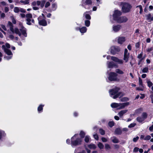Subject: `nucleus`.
Wrapping results in <instances>:
<instances>
[{
    "instance_id": "16",
    "label": "nucleus",
    "mask_w": 153,
    "mask_h": 153,
    "mask_svg": "<svg viewBox=\"0 0 153 153\" xmlns=\"http://www.w3.org/2000/svg\"><path fill=\"white\" fill-rule=\"evenodd\" d=\"M121 26L120 25H113L112 27L113 31L115 32H118L121 29Z\"/></svg>"
},
{
    "instance_id": "25",
    "label": "nucleus",
    "mask_w": 153,
    "mask_h": 153,
    "mask_svg": "<svg viewBox=\"0 0 153 153\" xmlns=\"http://www.w3.org/2000/svg\"><path fill=\"white\" fill-rule=\"evenodd\" d=\"M1 27H0V30L4 34H6V33L5 32H4V31H3L2 29L1 28L3 29L4 30H6L7 29L5 27V26L3 25H1Z\"/></svg>"
},
{
    "instance_id": "50",
    "label": "nucleus",
    "mask_w": 153,
    "mask_h": 153,
    "mask_svg": "<svg viewBox=\"0 0 153 153\" xmlns=\"http://www.w3.org/2000/svg\"><path fill=\"white\" fill-rule=\"evenodd\" d=\"M50 3L48 1L45 4V8H47L49 6H50Z\"/></svg>"
},
{
    "instance_id": "45",
    "label": "nucleus",
    "mask_w": 153,
    "mask_h": 153,
    "mask_svg": "<svg viewBox=\"0 0 153 153\" xmlns=\"http://www.w3.org/2000/svg\"><path fill=\"white\" fill-rule=\"evenodd\" d=\"M136 125V124L134 123H131L128 126V127L129 128H131L134 127L135 125Z\"/></svg>"
},
{
    "instance_id": "13",
    "label": "nucleus",
    "mask_w": 153,
    "mask_h": 153,
    "mask_svg": "<svg viewBox=\"0 0 153 153\" xmlns=\"http://www.w3.org/2000/svg\"><path fill=\"white\" fill-rule=\"evenodd\" d=\"M13 11L15 13H18L19 12L22 13H25L26 12L25 9L18 7H15L14 8Z\"/></svg>"
},
{
    "instance_id": "48",
    "label": "nucleus",
    "mask_w": 153,
    "mask_h": 153,
    "mask_svg": "<svg viewBox=\"0 0 153 153\" xmlns=\"http://www.w3.org/2000/svg\"><path fill=\"white\" fill-rule=\"evenodd\" d=\"M105 148L106 149H110L111 148L109 144H105Z\"/></svg>"
},
{
    "instance_id": "23",
    "label": "nucleus",
    "mask_w": 153,
    "mask_h": 153,
    "mask_svg": "<svg viewBox=\"0 0 153 153\" xmlns=\"http://www.w3.org/2000/svg\"><path fill=\"white\" fill-rule=\"evenodd\" d=\"M57 8V5L56 3H53L51 5V10L55 11Z\"/></svg>"
},
{
    "instance_id": "5",
    "label": "nucleus",
    "mask_w": 153,
    "mask_h": 153,
    "mask_svg": "<svg viewBox=\"0 0 153 153\" xmlns=\"http://www.w3.org/2000/svg\"><path fill=\"white\" fill-rule=\"evenodd\" d=\"M127 103H113L111 104V106L112 108H117V109H121L124 108L125 106L127 105Z\"/></svg>"
},
{
    "instance_id": "42",
    "label": "nucleus",
    "mask_w": 153,
    "mask_h": 153,
    "mask_svg": "<svg viewBox=\"0 0 153 153\" xmlns=\"http://www.w3.org/2000/svg\"><path fill=\"white\" fill-rule=\"evenodd\" d=\"M115 132L116 134H120L121 133V132L119 128H117L115 131Z\"/></svg>"
},
{
    "instance_id": "61",
    "label": "nucleus",
    "mask_w": 153,
    "mask_h": 153,
    "mask_svg": "<svg viewBox=\"0 0 153 153\" xmlns=\"http://www.w3.org/2000/svg\"><path fill=\"white\" fill-rule=\"evenodd\" d=\"M127 48L129 50H131V45H129L127 46Z\"/></svg>"
},
{
    "instance_id": "55",
    "label": "nucleus",
    "mask_w": 153,
    "mask_h": 153,
    "mask_svg": "<svg viewBox=\"0 0 153 153\" xmlns=\"http://www.w3.org/2000/svg\"><path fill=\"white\" fill-rule=\"evenodd\" d=\"M139 137L138 136L136 137H134L133 139V141L135 142L138 140Z\"/></svg>"
},
{
    "instance_id": "43",
    "label": "nucleus",
    "mask_w": 153,
    "mask_h": 153,
    "mask_svg": "<svg viewBox=\"0 0 153 153\" xmlns=\"http://www.w3.org/2000/svg\"><path fill=\"white\" fill-rule=\"evenodd\" d=\"M99 131L100 134L102 135H103L105 134V131L103 129L101 128H100L99 129Z\"/></svg>"
},
{
    "instance_id": "60",
    "label": "nucleus",
    "mask_w": 153,
    "mask_h": 153,
    "mask_svg": "<svg viewBox=\"0 0 153 153\" xmlns=\"http://www.w3.org/2000/svg\"><path fill=\"white\" fill-rule=\"evenodd\" d=\"M11 18H12V22L14 24H16V20L14 19V18L12 16L11 17Z\"/></svg>"
},
{
    "instance_id": "46",
    "label": "nucleus",
    "mask_w": 153,
    "mask_h": 153,
    "mask_svg": "<svg viewBox=\"0 0 153 153\" xmlns=\"http://www.w3.org/2000/svg\"><path fill=\"white\" fill-rule=\"evenodd\" d=\"M153 50V47L148 48L146 49L147 52H149Z\"/></svg>"
},
{
    "instance_id": "3",
    "label": "nucleus",
    "mask_w": 153,
    "mask_h": 153,
    "mask_svg": "<svg viewBox=\"0 0 153 153\" xmlns=\"http://www.w3.org/2000/svg\"><path fill=\"white\" fill-rule=\"evenodd\" d=\"M82 139L79 137L78 134H75L71 138V144L73 147L81 145Z\"/></svg>"
},
{
    "instance_id": "41",
    "label": "nucleus",
    "mask_w": 153,
    "mask_h": 153,
    "mask_svg": "<svg viewBox=\"0 0 153 153\" xmlns=\"http://www.w3.org/2000/svg\"><path fill=\"white\" fill-rule=\"evenodd\" d=\"M41 2L40 6L42 8L44 6V4L46 2V0H42Z\"/></svg>"
},
{
    "instance_id": "26",
    "label": "nucleus",
    "mask_w": 153,
    "mask_h": 153,
    "mask_svg": "<svg viewBox=\"0 0 153 153\" xmlns=\"http://www.w3.org/2000/svg\"><path fill=\"white\" fill-rule=\"evenodd\" d=\"M147 19L149 20V22L153 21V16H152L151 14H149L147 15Z\"/></svg>"
},
{
    "instance_id": "27",
    "label": "nucleus",
    "mask_w": 153,
    "mask_h": 153,
    "mask_svg": "<svg viewBox=\"0 0 153 153\" xmlns=\"http://www.w3.org/2000/svg\"><path fill=\"white\" fill-rule=\"evenodd\" d=\"M111 139L112 142L114 143H117L119 142L118 140L115 137H111Z\"/></svg>"
},
{
    "instance_id": "47",
    "label": "nucleus",
    "mask_w": 153,
    "mask_h": 153,
    "mask_svg": "<svg viewBox=\"0 0 153 153\" xmlns=\"http://www.w3.org/2000/svg\"><path fill=\"white\" fill-rule=\"evenodd\" d=\"M108 125L110 127H111L114 126V123L113 121H110L108 123Z\"/></svg>"
},
{
    "instance_id": "31",
    "label": "nucleus",
    "mask_w": 153,
    "mask_h": 153,
    "mask_svg": "<svg viewBox=\"0 0 153 153\" xmlns=\"http://www.w3.org/2000/svg\"><path fill=\"white\" fill-rule=\"evenodd\" d=\"M143 52L142 51L140 54L138 55L137 58L139 59H142L143 58Z\"/></svg>"
},
{
    "instance_id": "52",
    "label": "nucleus",
    "mask_w": 153,
    "mask_h": 153,
    "mask_svg": "<svg viewBox=\"0 0 153 153\" xmlns=\"http://www.w3.org/2000/svg\"><path fill=\"white\" fill-rule=\"evenodd\" d=\"M94 138L96 140H98L99 139L98 135L97 134H94L93 135Z\"/></svg>"
},
{
    "instance_id": "19",
    "label": "nucleus",
    "mask_w": 153,
    "mask_h": 153,
    "mask_svg": "<svg viewBox=\"0 0 153 153\" xmlns=\"http://www.w3.org/2000/svg\"><path fill=\"white\" fill-rule=\"evenodd\" d=\"M125 41V38L124 37H119L118 39V43L122 44Z\"/></svg>"
},
{
    "instance_id": "22",
    "label": "nucleus",
    "mask_w": 153,
    "mask_h": 153,
    "mask_svg": "<svg viewBox=\"0 0 153 153\" xmlns=\"http://www.w3.org/2000/svg\"><path fill=\"white\" fill-rule=\"evenodd\" d=\"M88 13V12H86L84 13L83 16L85 17L86 19L90 20L91 19V17Z\"/></svg>"
},
{
    "instance_id": "54",
    "label": "nucleus",
    "mask_w": 153,
    "mask_h": 153,
    "mask_svg": "<svg viewBox=\"0 0 153 153\" xmlns=\"http://www.w3.org/2000/svg\"><path fill=\"white\" fill-rule=\"evenodd\" d=\"M140 46V44L139 42H137L135 44V47L136 48H138Z\"/></svg>"
},
{
    "instance_id": "10",
    "label": "nucleus",
    "mask_w": 153,
    "mask_h": 153,
    "mask_svg": "<svg viewBox=\"0 0 153 153\" xmlns=\"http://www.w3.org/2000/svg\"><path fill=\"white\" fill-rule=\"evenodd\" d=\"M120 50V48L118 46H112L111 48V53L114 55L117 52H119Z\"/></svg>"
},
{
    "instance_id": "7",
    "label": "nucleus",
    "mask_w": 153,
    "mask_h": 153,
    "mask_svg": "<svg viewBox=\"0 0 153 153\" xmlns=\"http://www.w3.org/2000/svg\"><path fill=\"white\" fill-rule=\"evenodd\" d=\"M122 4L123 5L122 10L123 12L126 13L130 11L131 7L130 4L128 3H123Z\"/></svg>"
},
{
    "instance_id": "24",
    "label": "nucleus",
    "mask_w": 153,
    "mask_h": 153,
    "mask_svg": "<svg viewBox=\"0 0 153 153\" xmlns=\"http://www.w3.org/2000/svg\"><path fill=\"white\" fill-rule=\"evenodd\" d=\"M88 146L89 149H94L97 148L96 145L93 144H91L88 145Z\"/></svg>"
},
{
    "instance_id": "28",
    "label": "nucleus",
    "mask_w": 153,
    "mask_h": 153,
    "mask_svg": "<svg viewBox=\"0 0 153 153\" xmlns=\"http://www.w3.org/2000/svg\"><path fill=\"white\" fill-rule=\"evenodd\" d=\"M145 119L142 117H139L137 118V120L139 123H142L144 120Z\"/></svg>"
},
{
    "instance_id": "37",
    "label": "nucleus",
    "mask_w": 153,
    "mask_h": 153,
    "mask_svg": "<svg viewBox=\"0 0 153 153\" xmlns=\"http://www.w3.org/2000/svg\"><path fill=\"white\" fill-rule=\"evenodd\" d=\"M92 2L91 0H86L85 2L86 5H90L91 4Z\"/></svg>"
},
{
    "instance_id": "29",
    "label": "nucleus",
    "mask_w": 153,
    "mask_h": 153,
    "mask_svg": "<svg viewBox=\"0 0 153 153\" xmlns=\"http://www.w3.org/2000/svg\"><path fill=\"white\" fill-rule=\"evenodd\" d=\"M85 133L84 131H81L79 133V135L81 137L80 138L82 139V138L85 137Z\"/></svg>"
},
{
    "instance_id": "49",
    "label": "nucleus",
    "mask_w": 153,
    "mask_h": 153,
    "mask_svg": "<svg viewBox=\"0 0 153 153\" xmlns=\"http://www.w3.org/2000/svg\"><path fill=\"white\" fill-rule=\"evenodd\" d=\"M151 137L150 135H147L145 137L144 140H149L151 139Z\"/></svg>"
},
{
    "instance_id": "51",
    "label": "nucleus",
    "mask_w": 153,
    "mask_h": 153,
    "mask_svg": "<svg viewBox=\"0 0 153 153\" xmlns=\"http://www.w3.org/2000/svg\"><path fill=\"white\" fill-rule=\"evenodd\" d=\"M143 88L144 87H142V86H140V87H137L136 88V89L137 90H138V91H143Z\"/></svg>"
},
{
    "instance_id": "40",
    "label": "nucleus",
    "mask_w": 153,
    "mask_h": 153,
    "mask_svg": "<svg viewBox=\"0 0 153 153\" xmlns=\"http://www.w3.org/2000/svg\"><path fill=\"white\" fill-rule=\"evenodd\" d=\"M147 82L148 86L149 88L151 87L153 84L152 82L149 80Z\"/></svg>"
},
{
    "instance_id": "33",
    "label": "nucleus",
    "mask_w": 153,
    "mask_h": 153,
    "mask_svg": "<svg viewBox=\"0 0 153 153\" xmlns=\"http://www.w3.org/2000/svg\"><path fill=\"white\" fill-rule=\"evenodd\" d=\"M85 25L87 27H89L90 25V22L89 20H85Z\"/></svg>"
},
{
    "instance_id": "9",
    "label": "nucleus",
    "mask_w": 153,
    "mask_h": 153,
    "mask_svg": "<svg viewBox=\"0 0 153 153\" xmlns=\"http://www.w3.org/2000/svg\"><path fill=\"white\" fill-rule=\"evenodd\" d=\"M122 14L121 12L118 10H115L114 12V13L113 14V17L114 19L116 21L120 17Z\"/></svg>"
},
{
    "instance_id": "4",
    "label": "nucleus",
    "mask_w": 153,
    "mask_h": 153,
    "mask_svg": "<svg viewBox=\"0 0 153 153\" xmlns=\"http://www.w3.org/2000/svg\"><path fill=\"white\" fill-rule=\"evenodd\" d=\"M2 48L4 49L5 53L9 56H4V58L5 59L9 60L12 58L13 54L10 50L5 48L4 45L2 46Z\"/></svg>"
},
{
    "instance_id": "58",
    "label": "nucleus",
    "mask_w": 153,
    "mask_h": 153,
    "mask_svg": "<svg viewBox=\"0 0 153 153\" xmlns=\"http://www.w3.org/2000/svg\"><path fill=\"white\" fill-rule=\"evenodd\" d=\"M31 4L33 6H36V1H34L31 3Z\"/></svg>"
},
{
    "instance_id": "44",
    "label": "nucleus",
    "mask_w": 153,
    "mask_h": 153,
    "mask_svg": "<svg viewBox=\"0 0 153 153\" xmlns=\"http://www.w3.org/2000/svg\"><path fill=\"white\" fill-rule=\"evenodd\" d=\"M26 18H32V15L30 13L27 14L26 15Z\"/></svg>"
},
{
    "instance_id": "18",
    "label": "nucleus",
    "mask_w": 153,
    "mask_h": 153,
    "mask_svg": "<svg viewBox=\"0 0 153 153\" xmlns=\"http://www.w3.org/2000/svg\"><path fill=\"white\" fill-rule=\"evenodd\" d=\"M107 64L108 67L109 68H111L117 66L116 64L113 62H109V61H108L107 62Z\"/></svg>"
},
{
    "instance_id": "2",
    "label": "nucleus",
    "mask_w": 153,
    "mask_h": 153,
    "mask_svg": "<svg viewBox=\"0 0 153 153\" xmlns=\"http://www.w3.org/2000/svg\"><path fill=\"white\" fill-rule=\"evenodd\" d=\"M120 88L118 87H116L109 90V93L110 96L114 99H115L118 97L120 98L123 96L124 94L119 91Z\"/></svg>"
},
{
    "instance_id": "8",
    "label": "nucleus",
    "mask_w": 153,
    "mask_h": 153,
    "mask_svg": "<svg viewBox=\"0 0 153 153\" xmlns=\"http://www.w3.org/2000/svg\"><path fill=\"white\" fill-rule=\"evenodd\" d=\"M117 74L115 72H111L109 74L108 80L110 81H116L117 79Z\"/></svg>"
},
{
    "instance_id": "53",
    "label": "nucleus",
    "mask_w": 153,
    "mask_h": 153,
    "mask_svg": "<svg viewBox=\"0 0 153 153\" xmlns=\"http://www.w3.org/2000/svg\"><path fill=\"white\" fill-rule=\"evenodd\" d=\"M143 59H139V60H138V65H140L141 64V63H142V62H143Z\"/></svg>"
},
{
    "instance_id": "36",
    "label": "nucleus",
    "mask_w": 153,
    "mask_h": 153,
    "mask_svg": "<svg viewBox=\"0 0 153 153\" xmlns=\"http://www.w3.org/2000/svg\"><path fill=\"white\" fill-rule=\"evenodd\" d=\"M90 139V137L89 136L86 135L85 137V141L86 143L88 142Z\"/></svg>"
},
{
    "instance_id": "15",
    "label": "nucleus",
    "mask_w": 153,
    "mask_h": 153,
    "mask_svg": "<svg viewBox=\"0 0 153 153\" xmlns=\"http://www.w3.org/2000/svg\"><path fill=\"white\" fill-rule=\"evenodd\" d=\"M75 29L77 31L79 30L81 33H85L87 30L86 27H83L81 28L77 27H76Z\"/></svg>"
},
{
    "instance_id": "17",
    "label": "nucleus",
    "mask_w": 153,
    "mask_h": 153,
    "mask_svg": "<svg viewBox=\"0 0 153 153\" xmlns=\"http://www.w3.org/2000/svg\"><path fill=\"white\" fill-rule=\"evenodd\" d=\"M6 136L5 131L0 129V140H2Z\"/></svg>"
},
{
    "instance_id": "64",
    "label": "nucleus",
    "mask_w": 153,
    "mask_h": 153,
    "mask_svg": "<svg viewBox=\"0 0 153 153\" xmlns=\"http://www.w3.org/2000/svg\"><path fill=\"white\" fill-rule=\"evenodd\" d=\"M150 97L151 99L152 102L153 103V94L150 95Z\"/></svg>"
},
{
    "instance_id": "1",
    "label": "nucleus",
    "mask_w": 153,
    "mask_h": 153,
    "mask_svg": "<svg viewBox=\"0 0 153 153\" xmlns=\"http://www.w3.org/2000/svg\"><path fill=\"white\" fill-rule=\"evenodd\" d=\"M8 25L10 27V31L13 33H15L18 34L22 40L24 39L22 36V34L25 37H26L27 36L26 29L22 25H21V27L19 29L20 30L21 32V33L18 28H15L14 29L13 28V25L11 22H8Z\"/></svg>"
},
{
    "instance_id": "39",
    "label": "nucleus",
    "mask_w": 153,
    "mask_h": 153,
    "mask_svg": "<svg viewBox=\"0 0 153 153\" xmlns=\"http://www.w3.org/2000/svg\"><path fill=\"white\" fill-rule=\"evenodd\" d=\"M149 71L148 68L147 67L144 68L142 70L143 73H147Z\"/></svg>"
},
{
    "instance_id": "14",
    "label": "nucleus",
    "mask_w": 153,
    "mask_h": 153,
    "mask_svg": "<svg viewBox=\"0 0 153 153\" xmlns=\"http://www.w3.org/2000/svg\"><path fill=\"white\" fill-rule=\"evenodd\" d=\"M111 59L119 64H122L123 63V60L120 59L114 56H112L111 57Z\"/></svg>"
},
{
    "instance_id": "57",
    "label": "nucleus",
    "mask_w": 153,
    "mask_h": 153,
    "mask_svg": "<svg viewBox=\"0 0 153 153\" xmlns=\"http://www.w3.org/2000/svg\"><path fill=\"white\" fill-rule=\"evenodd\" d=\"M139 149V148H138L137 147H135L133 150V152H137L138 151Z\"/></svg>"
},
{
    "instance_id": "59",
    "label": "nucleus",
    "mask_w": 153,
    "mask_h": 153,
    "mask_svg": "<svg viewBox=\"0 0 153 153\" xmlns=\"http://www.w3.org/2000/svg\"><path fill=\"white\" fill-rule=\"evenodd\" d=\"M9 10V9L8 7H5L4 8V12L5 13L7 12Z\"/></svg>"
},
{
    "instance_id": "20",
    "label": "nucleus",
    "mask_w": 153,
    "mask_h": 153,
    "mask_svg": "<svg viewBox=\"0 0 153 153\" xmlns=\"http://www.w3.org/2000/svg\"><path fill=\"white\" fill-rule=\"evenodd\" d=\"M128 111L127 110H125L121 111L118 113V114L119 116L121 117H122L123 116L125 113H126Z\"/></svg>"
},
{
    "instance_id": "21",
    "label": "nucleus",
    "mask_w": 153,
    "mask_h": 153,
    "mask_svg": "<svg viewBox=\"0 0 153 153\" xmlns=\"http://www.w3.org/2000/svg\"><path fill=\"white\" fill-rule=\"evenodd\" d=\"M44 105L40 104L38 107L37 111L39 113H40L42 112L43 109V107L44 106Z\"/></svg>"
},
{
    "instance_id": "12",
    "label": "nucleus",
    "mask_w": 153,
    "mask_h": 153,
    "mask_svg": "<svg viewBox=\"0 0 153 153\" xmlns=\"http://www.w3.org/2000/svg\"><path fill=\"white\" fill-rule=\"evenodd\" d=\"M129 53L128 52V51L126 48L125 49L123 59L126 62H127L129 58Z\"/></svg>"
},
{
    "instance_id": "35",
    "label": "nucleus",
    "mask_w": 153,
    "mask_h": 153,
    "mask_svg": "<svg viewBox=\"0 0 153 153\" xmlns=\"http://www.w3.org/2000/svg\"><path fill=\"white\" fill-rule=\"evenodd\" d=\"M147 117V114L146 112H143L142 114V117L144 119H146Z\"/></svg>"
},
{
    "instance_id": "56",
    "label": "nucleus",
    "mask_w": 153,
    "mask_h": 153,
    "mask_svg": "<svg viewBox=\"0 0 153 153\" xmlns=\"http://www.w3.org/2000/svg\"><path fill=\"white\" fill-rule=\"evenodd\" d=\"M102 141L103 142H106L107 141V139L105 137H102L101 138Z\"/></svg>"
},
{
    "instance_id": "34",
    "label": "nucleus",
    "mask_w": 153,
    "mask_h": 153,
    "mask_svg": "<svg viewBox=\"0 0 153 153\" xmlns=\"http://www.w3.org/2000/svg\"><path fill=\"white\" fill-rule=\"evenodd\" d=\"M115 71L116 73L120 74H123V72L121 70L119 69H116Z\"/></svg>"
},
{
    "instance_id": "32",
    "label": "nucleus",
    "mask_w": 153,
    "mask_h": 153,
    "mask_svg": "<svg viewBox=\"0 0 153 153\" xmlns=\"http://www.w3.org/2000/svg\"><path fill=\"white\" fill-rule=\"evenodd\" d=\"M32 19V18H26V21H27L26 24L27 25H31V23L30 22L31 21V20Z\"/></svg>"
},
{
    "instance_id": "62",
    "label": "nucleus",
    "mask_w": 153,
    "mask_h": 153,
    "mask_svg": "<svg viewBox=\"0 0 153 153\" xmlns=\"http://www.w3.org/2000/svg\"><path fill=\"white\" fill-rule=\"evenodd\" d=\"M145 136L143 135H141L140 137V139L141 140H144V138H145Z\"/></svg>"
},
{
    "instance_id": "63",
    "label": "nucleus",
    "mask_w": 153,
    "mask_h": 153,
    "mask_svg": "<svg viewBox=\"0 0 153 153\" xmlns=\"http://www.w3.org/2000/svg\"><path fill=\"white\" fill-rule=\"evenodd\" d=\"M5 16V14L4 13H2L1 15V18H4Z\"/></svg>"
},
{
    "instance_id": "30",
    "label": "nucleus",
    "mask_w": 153,
    "mask_h": 153,
    "mask_svg": "<svg viewBox=\"0 0 153 153\" xmlns=\"http://www.w3.org/2000/svg\"><path fill=\"white\" fill-rule=\"evenodd\" d=\"M97 146L100 149H103L104 148L103 145L100 142L98 143Z\"/></svg>"
},
{
    "instance_id": "11",
    "label": "nucleus",
    "mask_w": 153,
    "mask_h": 153,
    "mask_svg": "<svg viewBox=\"0 0 153 153\" xmlns=\"http://www.w3.org/2000/svg\"><path fill=\"white\" fill-rule=\"evenodd\" d=\"M128 20L127 17L125 16L120 17L116 21L118 23H121L126 22Z\"/></svg>"
},
{
    "instance_id": "38",
    "label": "nucleus",
    "mask_w": 153,
    "mask_h": 153,
    "mask_svg": "<svg viewBox=\"0 0 153 153\" xmlns=\"http://www.w3.org/2000/svg\"><path fill=\"white\" fill-rule=\"evenodd\" d=\"M139 85L140 86L144 87L143 84V82L142 79L140 78H139Z\"/></svg>"
},
{
    "instance_id": "6",
    "label": "nucleus",
    "mask_w": 153,
    "mask_h": 153,
    "mask_svg": "<svg viewBox=\"0 0 153 153\" xmlns=\"http://www.w3.org/2000/svg\"><path fill=\"white\" fill-rule=\"evenodd\" d=\"M38 20L39 25L43 26H46L47 25V22L45 20V17L43 14H42V16H39L38 18Z\"/></svg>"
}]
</instances>
